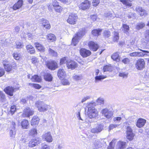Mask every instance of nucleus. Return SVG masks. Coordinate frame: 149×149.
I'll use <instances>...</instances> for the list:
<instances>
[{
    "label": "nucleus",
    "instance_id": "nucleus-52",
    "mask_svg": "<svg viewBox=\"0 0 149 149\" xmlns=\"http://www.w3.org/2000/svg\"><path fill=\"white\" fill-rule=\"evenodd\" d=\"M16 47L17 48H22L23 45L21 42L19 41H17L16 42Z\"/></svg>",
    "mask_w": 149,
    "mask_h": 149
},
{
    "label": "nucleus",
    "instance_id": "nucleus-37",
    "mask_svg": "<svg viewBox=\"0 0 149 149\" xmlns=\"http://www.w3.org/2000/svg\"><path fill=\"white\" fill-rule=\"evenodd\" d=\"M47 39L51 42L55 41L56 40V37L54 35L52 34H49L47 36Z\"/></svg>",
    "mask_w": 149,
    "mask_h": 149
},
{
    "label": "nucleus",
    "instance_id": "nucleus-39",
    "mask_svg": "<svg viewBox=\"0 0 149 149\" xmlns=\"http://www.w3.org/2000/svg\"><path fill=\"white\" fill-rule=\"evenodd\" d=\"M16 106L15 105L11 106L10 108V110L9 111L8 113L13 115L15 112L16 111Z\"/></svg>",
    "mask_w": 149,
    "mask_h": 149
},
{
    "label": "nucleus",
    "instance_id": "nucleus-12",
    "mask_svg": "<svg viewBox=\"0 0 149 149\" xmlns=\"http://www.w3.org/2000/svg\"><path fill=\"white\" fill-rule=\"evenodd\" d=\"M41 138H37L31 140L29 143V147H33L36 146L41 142Z\"/></svg>",
    "mask_w": 149,
    "mask_h": 149
},
{
    "label": "nucleus",
    "instance_id": "nucleus-28",
    "mask_svg": "<svg viewBox=\"0 0 149 149\" xmlns=\"http://www.w3.org/2000/svg\"><path fill=\"white\" fill-rule=\"evenodd\" d=\"M21 125L23 129H27L29 127V123L28 120L24 119L21 123Z\"/></svg>",
    "mask_w": 149,
    "mask_h": 149
},
{
    "label": "nucleus",
    "instance_id": "nucleus-10",
    "mask_svg": "<svg viewBox=\"0 0 149 149\" xmlns=\"http://www.w3.org/2000/svg\"><path fill=\"white\" fill-rule=\"evenodd\" d=\"M104 125L103 124H98L97 126L92 129L91 132L94 133H98L104 130Z\"/></svg>",
    "mask_w": 149,
    "mask_h": 149
},
{
    "label": "nucleus",
    "instance_id": "nucleus-13",
    "mask_svg": "<svg viewBox=\"0 0 149 149\" xmlns=\"http://www.w3.org/2000/svg\"><path fill=\"white\" fill-rule=\"evenodd\" d=\"M88 45L89 49L93 52L97 51L99 48V46L98 44L93 41L89 42Z\"/></svg>",
    "mask_w": 149,
    "mask_h": 149
},
{
    "label": "nucleus",
    "instance_id": "nucleus-1",
    "mask_svg": "<svg viewBox=\"0 0 149 149\" xmlns=\"http://www.w3.org/2000/svg\"><path fill=\"white\" fill-rule=\"evenodd\" d=\"M94 104V103H90L87 106V115L90 119L95 118L98 116V112L93 106Z\"/></svg>",
    "mask_w": 149,
    "mask_h": 149
},
{
    "label": "nucleus",
    "instance_id": "nucleus-23",
    "mask_svg": "<svg viewBox=\"0 0 149 149\" xmlns=\"http://www.w3.org/2000/svg\"><path fill=\"white\" fill-rule=\"evenodd\" d=\"M146 122L145 120L140 118L137 121L136 126L139 128L142 127L144 126Z\"/></svg>",
    "mask_w": 149,
    "mask_h": 149
},
{
    "label": "nucleus",
    "instance_id": "nucleus-48",
    "mask_svg": "<svg viewBox=\"0 0 149 149\" xmlns=\"http://www.w3.org/2000/svg\"><path fill=\"white\" fill-rule=\"evenodd\" d=\"M49 54L53 56H56L57 55V53L50 48L49 49Z\"/></svg>",
    "mask_w": 149,
    "mask_h": 149
},
{
    "label": "nucleus",
    "instance_id": "nucleus-30",
    "mask_svg": "<svg viewBox=\"0 0 149 149\" xmlns=\"http://www.w3.org/2000/svg\"><path fill=\"white\" fill-rule=\"evenodd\" d=\"M102 35L103 38L106 39L111 36V32L108 30H105L103 31Z\"/></svg>",
    "mask_w": 149,
    "mask_h": 149
},
{
    "label": "nucleus",
    "instance_id": "nucleus-57",
    "mask_svg": "<svg viewBox=\"0 0 149 149\" xmlns=\"http://www.w3.org/2000/svg\"><path fill=\"white\" fill-rule=\"evenodd\" d=\"M39 121L35 120L34 119H32L31 121V124L33 125H37L39 123Z\"/></svg>",
    "mask_w": 149,
    "mask_h": 149
},
{
    "label": "nucleus",
    "instance_id": "nucleus-53",
    "mask_svg": "<svg viewBox=\"0 0 149 149\" xmlns=\"http://www.w3.org/2000/svg\"><path fill=\"white\" fill-rule=\"evenodd\" d=\"M100 0H93L92 4L93 6L96 7L99 4Z\"/></svg>",
    "mask_w": 149,
    "mask_h": 149
},
{
    "label": "nucleus",
    "instance_id": "nucleus-64",
    "mask_svg": "<svg viewBox=\"0 0 149 149\" xmlns=\"http://www.w3.org/2000/svg\"><path fill=\"white\" fill-rule=\"evenodd\" d=\"M41 149H50V147L47 145L44 144L42 145Z\"/></svg>",
    "mask_w": 149,
    "mask_h": 149
},
{
    "label": "nucleus",
    "instance_id": "nucleus-51",
    "mask_svg": "<svg viewBox=\"0 0 149 149\" xmlns=\"http://www.w3.org/2000/svg\"><path fill=\"white\" fill-rule=\"evenodd\" d=\"M96 102L100 104H103L104 102V100L102 98L99 97L96 100Z\"/></svg>",
    "mask_w": 149,
    "mask_h": 149
},
{
    "label": "nucleus",
    "instance_id": "nucleus-19",
    "mask_svg": "<svg viewBox=\"0 0 149 149\" xmlns=\"http://www.w3.org/2000/svg\"><path fill=\"white\" fill-rule=\"evenodd\" d=\"M0 101L4 103L3 105H5V107H6L8 104V102L6 98L5 95L2 91H0Z\"/></svg>",
    "mask_w": 149,
    "mask_h": 149
},
{
    "label": "nucleus",
    "instance_id": "nucleus-31",
    "mask_svg": "<svg viewBox=\"0 0 149 149\" xmlns=\"http://www.w3.org/2000/svg\"><path fill=\"white\" fill-rule=\"evenodd\" d=\"M44 79L48 81H51L52 80V77L51 74L49 73H46L44 75Z\"/></svg>",
    "mask_w": 149,
    "mask_h": 149
},
{
    "label": "nucleus",
    "instance_id": "nucleus-42",
    "mask_svg": "<svg viewBox=\"0 0 149 149\" xmlns=\"http://www.w3.org/2000/svg\"><path fill=\"white\" fill-rule=\"evenodd\" d=\"M145 26V24L142 22H141L137 24L136 27V29L138 30H139L142 29Z\"/></svg>",
    "mask_w": 149,
    "mask_h": 149
},
{
    "label": "nucleus",
    "instance_id": "nucleus-22",
    "mask_svg": "<svg viewBox=\"0 0 149 149\" xmlns=\"http://www.w3.org/2000/svg\"><path fill=\"white\" fill-rule=\"evenodd\" d=\"M42 138L49 142H51L52 141V138L50 132H48L43 134L42 136Z\"/></svg>",
    "mask_w": 149,
    "mask_h": 149
},
{
    "label": "nucleus",
    "instance_id": "nucleus-25",
    "mask_svg": "<svg viewBox=\"0 0 149 149\" xmlns=\"http://www.w3.org/2000/svg\"><path fill=\"white\" fill-rule=\"evenodd\" d=\"M23 2L22 0H19L15 3L13 7V9L14 10H17L21 8L23 5Z\"/></svg>",
    "mask_w": 149,
    "mask_h": 149
},
{
    "label": "nucleus",
    "instance_id": "nucleus-60",
    "mask_svg": "<svg viewBox=\"0 0 149 149\" xmlns=\"http://www.w3.org/2000/svg\"><path fill=\"white\" fill-rule=\"evenodd\" d=\"M52 5L54 8L55 7L59 5L57 1L56 0H53L52 3Z\"/></svg>",
    "mask_w": 149,
    "mask_h": 149
},
{
    "label": "nucleus",
    "instance_id": "nucleus-54",
    "mask_svg": "<svg viewBox=\"0 0 149 149\" xmlns=\"http://www.w3.org/2000/svg\"><path fill=\"white\" fill-rule=\"evenodd\" d=\"M121 61L124 64H128L130 62V60L128 58H125L122 60Z\"/></svg>",
    "mask_w": 149,
    "mask_h": 149
},
{
    "label": "nucleus",
    "instance_id": "nucleus-40",
    "mask_svg": "<svg viewBox=\"0 0 149 149\" xmlns=\"http://www.w3.org/2000/svg\"><path fill=\"white\" fill-rule=\"evenodd\" d=\"M106 77L103 75L97 76L95 77V82L97 83L98 81H101Z\"/></svg>",
    "mask_w": 149,
    "mask_h": 149
},
{
    "label": "nucleus",
    "instance_id": "nucleus-7",
    "mask_svg": "<svg viewBox=\"0 0 149 149\" xmlns=\"http://www.w3.org/2000/svg\"><path fill=\"white\" fill-rule=\"evenodd\" d=\"M78 18L77 16L75 13H70L69 15L67 22L71 24H75Z\"/></svg>",
    "mask_w": 149,
    "mask_h": 149
},
{
    "label": "nucleus",
    "instance_id": "nucleus-56",
    "mask_svg": "<svg viewBox=\"0 0 149 149\" xmlns=\"http://www.w3.org/2000/svg\"><path fill=\"white\" fill-rule=\"evenodd\" d=\"M119 125V124H111L109 126V130H111L113 129V128L117 127V126Z\"/></svg>",
    "mask_w": 149,
    "mask_h": 149
},
{
    "label": "nucleus",
    "instance_id": "nucleus-5",
    "mask_svg": "<svg viewBox=\"0 0 149 149\" xmlns=\"http://www.w3.org/2000/svg\"><path fill=\"white\" fill-rule=\"evenodd\" d=\"M101 113L103 116L108 119H111L113 115L112 111L107 108H105L102 110Z\"/></svg>",
    "mask_w": 149,
    "mask_h": 149
},
{
    "label": "nucleus",
    "instance_id": "nucleus-27",
    "mask_svg": "<svg viewBox=\"0 0 149 149\" xmlns=\"http://www.w3.org/2000/svg\"><path fill=\"white\" fill-rule=\"evenodd\" d=\"M34 45L37 49L41 52H44L45 51V47L39 43L35 42Z\"/></svg>",
    "mask_w": 149,
    "mask_h": 149
},
{
    "label": "nucleus",
    "instance_id": "nucleus-44",
    "mask_svg": "<svg viewBox=\"0 0 149 149\" xmlns=\"http://www.w3.org/2000/svg\"><path fill=\"white\" fill-rule=\"evenodd\" d=\"M37 133L36 130L33 128L30 130L29 134L30 136H35L37 134Z\"/></svg>",
    "mask_w": 149,
    "mask_h": 149
},
{
    "label": "nucleus",
    "instance_id": "nucleus-32",
    "mask_svg": "<svg viewBox=\"0 0 149 149\" xmlns=\"http://www.w3.org/2000/svg\"><path fill=\"white\" fill-rule=\"evenodd\" d=\"M111 58L114 61L117 62H119L120 61V56L118 52H116L113 54L111 56Z\"/></svg>",
    "mask_w": 149,
    "mask_h": 149
},
{
    "label": "nucleus",
    "instance_id": "nucleus-58",
    "mask_svg": "<svg viewBox=\"0 0 149 149\" xmlns=\"http://www.w3.org/2000/svg\"><path fill=\"white\" fill-rule=\"evenodd\" d=\"M55 10L58 12H60L62 10V8L59 5L54 8Z\"/></svg>",
    "mask_w": 149,
    "mask_h": 149
},
{
    "label": "nucleus",
    "instance_id": "nucleus-59",
    "mask_svg": "<svg viewBox=\"0 0 149 149\" xmlns=\"http://www.w3.org/2000/svg\"><path fill=\"white\" fill-rule=\"evenodd\" d=\"M67 62L66 61V57H64L62 58H61L60 60V65H62L64 63H65L66 62Z\"/></svg>",
    "mask_w": 149,
    "mask_h": 149
},
{
    "label": "nucleus",
    "instance_id": "nucleus-14",
    "mask_svg": "<svg viewBox=\"0 0 149 149\" xmlns=\"http://www.w3.org/2000/svg\"><path fill=\"white\" fill-rule=\"evenodd\" d=\"M46 65L48 69L52 70H54L58 68L57 63L54 61H49Z\"/></svg>",
    "mask_w": 149,
    "mask_h": 149
},
{
    "label": "nucleus",
    "instance_id": "nucleus-16",
    "mask_svg": "<svg viewBox=\"0 0 149 149\" xmlns=\"http://www.w3.org/2000/svg\"><path fill=\"white\" fill-rule=\"evenodd\" d=\"M90 2L86 0L80 4L79 5V8L83 10H85L88 9L90 7Z\"/></svg>",
    "mask_w": 149,
    "mask_h": 149
},
{
    "label": "nucleus",
    "instance_id": "nucleus-45",
    "mask_svg": "<svg viewBox=\"0 0 149 149\" xmlns=\"http://www.w3.org/2000/svg\"><path fill=\"white\" fill-rule=\"evenodd\" d=\"M73 79L75 80L78 81L82 79V75L80 74L79 75L75 74H74L73 77Z\"/></svg>",
    "mask_w": 149,
    "mask_h": 149
},
{
    "label": "nucleus",
    "instance_id": "nucleus-2",
    "mask_svg": "<svg viewBox=\"0 0 149 149\" xmlns=\"http://www.w3.org/2000/svg\"><path fill=\"white\" fill-rule=\"evenodd\" d=\"M86 30L85 28H82L79 30V31L75 35L72 39V43L74 46H76L79 41L85 35L86 33Z\"/></svg>",
    "mask_w": 149,
    "mask_h": 149
},
{
    "label": "nucleus",
    "instance_id": "nucleus-55",
    "mask_svg": "<svg viewBox=\"0 0 149 149\" xmlns=\"http://www.w3.org/2000/svg\"><path fill=\"white\" fill-rule=\"evenodd\" d=\"M13 56L14 59L17 60H18L20 58L19 55L17 53H14L13 54Z\"/></svg>",
    "mask_w": 149,
    "mask_h": 149
},
{
    "label": "nucleus",
    "instance_id": "nucleus-9",
    "mask_svg": "<svg viewBox=\"0 0 149 149\" xmlns=\"http://www.w3.org/2000/svg\"><path fill=\"white\" fill-rule=\"evenodd\" d=\"M138 50L142 51V52H135L130 53V55L131 56H143L146 55V53H148L149 52L148 51L145 50L138 49Z\"/></svg>",
    "mask_w": 149,
    "mask_h": 149
},
{
    "label": "nucleus",
    "instance_id": "nucleus-61",
    "mask_svg": "<svg viewBox=\"0 0 149 149\" xmlns=\"http://www.w3.org/2000/svg\"><path fill=\"white\" fill-rule=\"evenodd\" d=\"M62 83L64 85H69L70 84V83L69 82L68 80L67 79L63 80Z\"/></svg>",
    "mask_w": 149,
    "mask_h": 149
},
{
    "label": "nucleus",
    "instance_id": "nucleus-3",
    "mask_svg": "<svg viewBox=\"0 0 149 149\" xmlns=\"http://www.w3.org/2000/svg\"><path fill=\"white\" fill-rule=\"evenodd\" d=\"M35 104L36 106L38 108V110L40 111H46L48 109V105L45 104L42 102L38 101L36 102Z\"/></svg>",
    "mask_w": 149,
    "mask_h": 149
},
{
    "label": "nucleus",
    "instance_id": "nucleus-20",
    "mask_svg": "<svg viewBox=\"0 0 149 149\" xmlns=\"http://www.w3.org/2000/svg\"><path fill=\"white\" fill-rule=\"evenodd\" d=\"M67 66L68 68L72 70L77 67V64L74 61L70 60V61L67 62Z\"/></svg>",
    "mask_w": 149,
    "mask_h": 149
},
{
    "label": "nucleus",
    "instance_id": "nucleus-50",
    "mask_svg": "<svg viewBox=\"0 0 149 149\" xmlns=\"http://www.w3.org/2000/svg\"><path fill=\"white\" fill-rule=\"evenodd\" d=\"M120 1L124 5H125L127 6L130 7L132 6V4L128 2L126 0H120Z\"/></svg>",
    "mask_w": 149,
    "mask_h": 149
},
{
    "label": "nucleus",
    "instance_id": "nucleus-29",
    "mask_svg": "<svg viewBox=\"0 0 149 149\" xmlns=\"http://www.w3.org/2000/svg\"><path fill=\"white\" fill-rule=\"evenodd\" d=\"M26 49L27 52L31 54H34L35 52L34 48L31 45H28L26 46Z\"/></svg>",
    "mask_w": 149,
    "mask_h": 149
},
{
    "label": "nucleus",
    "instance_id": "nucleus-4",
    "mask_svg": "<svg viewBox=\"0 0 149 149\" xmlns=\"http://www.w3.org/2000/svg\"><path fill=\"white\" fill-rule=\"evenodd\" d=\"M145 38V41L143 42L142 44L143 46L141 47L143 48H149V30H146L144 34Z\"/></svg>",
    "mask_w": 149,
    "mask_h": 149
},
{
    "label": "nucleus",
    "instance_id": "nucleus-24",
    "mask_svg": "<svg viewBox=\"0 0 149 149\" xmlns=\"http://www.w3.org/2000/svg\"><path fill=\"white\" fill-rule=\"evenodd\" d=\"M23 2L22 0H19L15 3L13 7V9L14 10H17L21 8L23 5Z\"/></svg>",
    "mask_w": 149,
    "mask_h": 149
},
{
    "label": "nucleus",
    "instance_id": "nucleus-41",
    "mask_svg": "<svg viewBox=\"0 0 149 149\" xmlns=\"http://www.w3.org/2000/svg\"><path fill=\"white\" fill-rule=\"evenodd\" d=\"M113 41H117L119 39V36L118 33L116 31L113 32Z\"/></svg>",
    "mask_w": 149,
    "mask_h": 149
},
{
    "label": "nucleus",
    "instance_id": "nucleus-17",
    "mask_svg": "<svg viewBox=\"0 0 149 149\" xmlns=\"http://www.w3.org/2000/svg\"><path fill=\"white\" fill-rule=\"evenodd\" d=\"M136 11L138 12L140 16L145 17L147 15V13L146 10L142 8L140 6H137L136 8Z\"/></svg>",
    "mask_w": 149,
    "mask_h": 149
},
{
    "label": "nucleus",
    "instance_id": "nucleus-18",
    "mask_svg": "<svg viewBox=\"0 0 149 149\" xmlns=\"http://www.w3.org/2000/svg\"><path fill=\"white\" fill-rule=\"evenodd\" d=\"M57 75L60 79H63L66 75V73L64 69L62 68L59 69L58 71Z\"/></svg>",
    "mask_w": 149,
    "mask_h": 149
},
{
    "label": "nucleus",
    "instance_id": "nucleus-62",
    "mask_svg": "<svg viewBox=\"0 0 149 149\" xmlns=\"http://www.w3.org/2000/svg\"><path fill=\"white\" fill-rule=\"evenodd\" d=\"M114 145L113 144V141H111L109 143V146L108 147V149H114Z\"/></svg>",
    "mask_w": 149,
    "mask_h": 149
},
{
    "label": "nucleus",
    "instance_id": "nucleus-47",
    "mask_svg": "<svg viewBox=\"0 0 149 149\" xmlns=\"http://www.w3.org/2000/svg\"><path fill=\"white\" fill-rule=\"evenodd\" d=\"M103 70L104 72L106 71L111 72L112 71V69L111 67L106 65L104 67Z\"/></svg>",
    "mask_w": 149,
    "mask_h": 149
},
{
    "label": "nucleus",
    "instance_id": "nucleus-38",
    "mask_svg": "<svg viewBox=\"0 0 149 149\" xmlns=\"http://www.w3.org/2000/svg\"><path fill=\"white\" fill-rule=\"evenodd\" d=\"M32 81L40 82L41 81V79L40 77H39L38 75H35L33 76H32V78H31Z\"/></svg>",
    "mask_w": 149,
    "mask_h": 149
},
{
    "label": "nucleus",
    "instance_id": "nucleus-63",
    "mask_svg": "<svg viewBox=\"0 0 149 149\" xmlns=\"http://www.w3.org/2000/svg\"><path fill=\"white\" fill-rule=\"evenodd\" d=\"M105 16L108 18H110L112 16V14L110 12H108L105 14Z\"/></svg>",
    "mask_w": 149,
    "mask_h": 149
},
{
    "label": "nucleus",
    "instance_id": "nucleus-46",
    "mask_svg": "<svg viewBox=\"0 0 149 149\" xmlns=\"http://www.w3.org/2000/svg\"><path fill=\"white\" fill-rule=\"evenodd\" d=\"M122 118L120 117H117L113 119V120L116 123L119 124L121 122Z\"/></svg>",
    "mask_w": 149,
    "mask_h": 149
},
{
    "label": "nucleus",
    "instance_id": "nucleus-6",
    "mask_svg": "<svg viewBox=\"0 0 149 149\" xmlns=\"http://www.w3.org/2000/svg\"><path fill=\"white\" fill-rule=\"evenodd\" d=\"M18 89V88H17L12 86H9L4 88V91L7 94L10 96H12L13 95V92Z\"/></svg>",
    "mask_w": 149,
    "mask_h": 149
},
{
    "label": "nucleus",
    "instance_id": "nucleus-21",
    "mask_svg": "<svg viewBox=\"0 0 149 149\" xmlns=\"http://www.w3.org/2000/svg\"><path fill=\"white\" fill-rule=\"evenodd\" d=\"M3 65L4 68L7 72H9L12 70V67L11 64H9L7 61H4L3 62Z\"/></svg>",
    "mask_w": 149,
    "mask_h": 149
},
{
    "label": "nucleus",
    "instance_id": "nucleus-8",
    "mask_svg": "<svg viewBox=\"0 0 149 149\" xmlns=\"http://www.w3.org/2000/svg\"><path fill=\"white\" fill-rule=\"evenodd\" d=\"M126 129L127 138L130 141H132L133 139L135 134L133 132V130L130 127L128 126Z\"/></svg>",
    "mask_w": 149,
    "mask_h": 149
},
{
    "label": "nucleus",
    "instance_id": "nucleus-49",
    "mask_svg": "<svg viewBox=\"0 0 149 149\" xmlns=\"http://www.w3.org/2000/svg\"><path fill=\"white\" fill-rule=\"evenodd\" d=\"M29 85L34 87L37 89H40L41 87V86L38 84L29 83Z\"/></svg>",
    "mask_w": 149,
    "mask_h": 149
},
{
    "label": "nucleus",
    "instance_id": "nucleus-15",
    "mask_svg": "<svg viewBox=\"0 0 149 149\" xmlns=\"http://www.w3.org/2000/svg\"><path fill=\"white\" fill-rule=\"evenodd\" d=\"M80 55L83 58H86L90 56L91 54V52L89 50L85 48H82L80 50Z\"/></svg>",
    "mask_w": 149,
    "mask_h": 149
},
{
    "label": "nucleus",
    "instance_id": "nucleus-36",
    "mask_svg": "<svg viewBox=\"0 0 149 149\" xmlns=\"http://www.w3.org/2000/svg\"><path fill=\"white\" fill-rule=\"evenodd\" d=\"M34 113V112L31 110L29 108L26 109L24 110V113H25L27 117H29L31 116Z\"/></svg>",
    "mask_w": 149,
    "mask_h": 149
},
{
    "label": "nucleus",
    "instance_id": "nucleus-26",
    "mask_svg": "<svg viewBox=\"0 0 149 149\" xmlns=\"http://www.w3.org/2000/svg\"><path fill=\"white\" fill-rule=\"evenodd\" d=\"M42 22V26L44 28L47 29H49L51 27L50 25L48 20L44 19H41Z\"/></svg>",
    "mask_w": 149,
    "mask_h": 149
},
{
    "label": "nucleus",
    "instance_id": "nucleus-43",
    "mask_svg": "<svg viewBox=\"0 0 149 149\" xmlns=\"http://www.w3.org/2000/svg\"><path fill=\"white\" fill-rule=\"evenodd\" d=\"M15 134L16 132L15 129H12L10 130L9 132V135L12 138H15Z\"/></svg>",
    "mask_w": 149,
    "mask_h": 149
},
{
    "label": "nucleus",
    "instance_id": "nucleus-11",
    "mask_svg": "<svg viewBox=\"0 0 149 149\" xmlns=\"http://www.w3.org/2000/svg\"><path fill=\"white\" fill-rule=\"evenodd\" d=\"M145 62L143 59H138L135 64L136 68L139 70H141L144 68Z\"/></svg>",
    "mask_w": 149,
    "mask_h": 149
},
{
    "label": "nucleus",
    "instance_id": "nucleus-35",
    "mask_svg": "<svg viewBox=\"0 0 149 149\" xmlns=\"http://www.w3.org/2000/svg\"><path fill=\"white\" fill-rule=\"evenodd\" d=\"M122 27L123 29L124 32L128 35L129 34V31L130 30L129 26L126 24H123Z\"/></svg>",
    "mask_w": 149,
    "mask_h": 149
},
{
    "label": "nucleus",
    "instance_id": "nucleus-34",
    "mask_svg": "<svg viewBox=\"0 0 149 149\" xmlns=\"http://www.w3.org/2000/svg\"><path fill=\"white\" fill-rule=\"evenodd\" d=\"M102 30L100 29H95L91 31L92 34L95 36H98L100 35V33Z\"/></svg>",
    "mask_w": 149,
    "mask_h": 149
},
{
    "label": "nucleus",
    "instance_id": "nucleus-33",
    "mask_svg": "<svg viewBox=\"0 0 149 149\" xmlns=\"http://www.w3.org/2000/svg\"><path fill=\"white\" fill-rule=\"evenodd\" d=\"M118 149H124L126 147V142L119 141L118 145Z\"/></svg>",
    "mask_w": 149,
    "mask_h": 149
}]
</instances>
